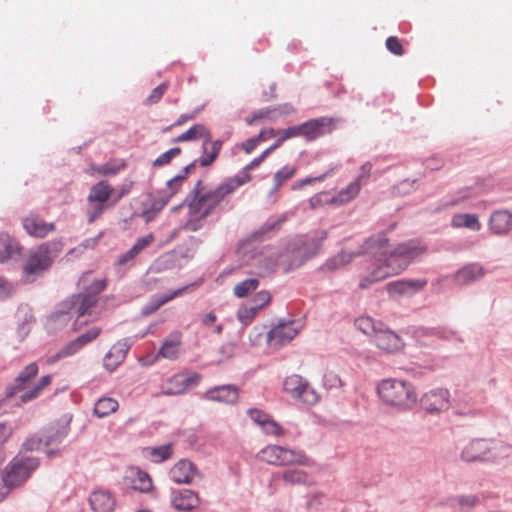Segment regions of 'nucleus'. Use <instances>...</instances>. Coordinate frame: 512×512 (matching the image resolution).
<instances>
[{"mask_svg": "<svg viewBox=\"0 0 512 512\" xmlns=\"http://www.w3.org/2000/svg\"><path fill=\"white\" fill-rule=\"evenodd\" d=\"M251 181V175L228 177L217 187L209 189L204 186L202 180H198L191 191V199L188 203L190 215H201L206 219L220 204L240 186Z\"/></svg>", "mask_w": 512, "mask_h": 512, "instance_id": "f257e3e1", "label": "nucleus"}, {"mask_svg": "<svg viewBox=\"0 0 512 512\" xmlns=\"http://www.w3.org/2000/svg\"><path fill=\"white\" fill-rule=\"evenodd\" d=\"M386 244L387 238L384 234L373 236L364 243L362 253L372 258L365 259L362 263L363 269L359 274L360 289H367L377 282L397 275L385 258Z\"/></svg>", "mask_w": 512, "mask_h": 512, "instance_id": "f03ea898", "label": "nucleus"}, {"mask_svg": "<svg viewBox=\"0 0 512 512\" xmlns=\"http://www.w3.org/2000/svg\"><path fill=\"white\" fill-rule=\"evenodd\" d=\"M377 394L383 403L399 411H407L418 402L415 386L403 379L387 378L380 381Z\"/></svg>", "mask_w": 512, "mask_h": 512, "instance_id": "7ed1b4c3", "label": "nucleus"}, {"mask_svg": "<svg viewBox=\"0 0 512 512\" xmlns=\"http://www.w3.org/2000/svg\"><path fill=\"white\" fill-rule=\"evenodd\" d=\"M426 248L418 240H409L399 243L393 250H388V243L386 244L385 258L393 268L396 274L403 272L409 264L421 256Z\"/></svg>", "mask_w": 512, "mask_h": 512, "instance_id": "20e7f679", "label": "nucleus"}, {"mask_svg": "<svg viewBox=\"0 0 512 512\" xmlns=\"http://www.w3.org/2000/svg\"><path fill=\"white\" fill-rule=\"evenodd\" d=\"M256 457L259 461L274 466L306 465L308 462L302 451L279 445H267L257 453Z\"/></svg>", "mask_w": 512, "mask_h": 512, "instance_id": "39448f33", "label": "nucleus"}, {"mask_svg": "<svg viewBox=\"0 0 512 512\" xmlns=\"http://www.w3.org/2000/svg\"><path fill=\"white\" fill-rule=\"evenodd\" d=\"M39 465L36 458L32 457H15L5 468L2 482L4 487L1 491L7 490L12 487L19 486L26 481L31 472L35 470Z\"/></svg>", "mask_w": 512, "mask_h": 512, "instance_id": "423d86ee", "label": "nucleus"}, {"mask_svg": "<svg viewBox=\"0 0 512 512\" xmlns=\"http://www.w3.org/2000/svg\"><path fill=\"white\" fill-rule=\"evenodd\" d=\"M283 390L292 399L305 405L312 406L320 400V395L315 388L298 374H292L284 379Z\"/></svg>", "mask_w": 512, "mask_h": 512, "instance_id": "0eeeda50", "label": "nucleus"}, {"mask_svg": "<svg viewBox=\"0 0 512 512\" xmlns=\"http://www.w3.org/2000/svg\"><path fill=\"white\" fill-rule=\"evenodd\" d=\"M52 249L59 252L62 249V243L60 241L43 243L30 252L23 268L25 274L33 275L47 270L53 262Z\"/></svg>", "mask_w": 512, "mask_h": 512, "instance_id": "6e6552de", "label": "nucleus"}, {"mask_svg": "<svg viewBox=\"0 0 512 512\" xmlns=\"http://www.w3.org/2000/svg\"><path fill=\"white\" fill-rule=\"evenodd\" d=\"M194 167H195V162L187 165L181 171V173H179L178 175H176L175 177H173L166 183V188L162 189L159 192V197L153 201V204H152L153 214H151L150 210H147L144 212V216L147 217V220H150L154 216V214L161 211L165 207V205L169 202V200L182 189L183 183L186 181L188 173L192 169H194Z\"/></svg>", "mask_w": 512, "mask_h": 512, "instance_id": "1a4fd4ad", "label": "nucleus"}, {"mask_svg": "<svg viewBox=\"0 0 512 512\" xmlns=\"http://www.w3.org/2000/svg\"><path fill=\"white\" fill-rule=\"evenodd\" d=\"M298 332L299 328L295 321L279 323L268 333V344L273 349H279L290 343L296 337Z\"/></svg>", "mask_w": 512, "mask_h": 512, "instance_id": "9d476101", "label": "nucleus"}, {"mask_svg": "<svg viewBox=\"0 0 512 512\" xmlns=\"http://www.w3.org/2000/svg\"><path fill=\"white\" fill-rule=\"evenodd\" d=\"M420 404L429 413L446 411L450 407V394L447 389L436 388L422 395Z\"/></svg>", "mask_w": 512, "mask_h": 512, "instance_id": "9b49d317", "label": "nucleus"}, {"mask_svg": "<svg viewBox=\"0 0 512 512\" xmlns=\"http://www.w3.org/2000/svg\"><path fill=\"white\" fill-rule=\"evenodd\" d=\"M334 129V120L329 117H320L300 124V133L306 141H313Z\"/></svg>", "mask_w": 512, "mask_h": 512, "instance_id": "f8f14e48", "label": "nucleus"}, {"mask_svg": "<svg viewBox=\"0 0 512 512\" xmlns=\"http://www.w3.org/2000/svg\"><path fill=\"white\" fill-rule=\"evenodd\" d=\"M201 380V375L196 372L176 374L168 379L163 386V392L168 395L184 393L188 388L196 386Z\"/></svg>", "mask_w": 512, "mask_h": 512, "instance_id": "ddd939ff", "label": "nucleus"}, {"mask_svg": "<svg viewBox=\"0 0 512 512\" xmlns=\"http://www.w3.org/2000/svg\"><path fill=\"white\" fill-rule=\"evenodd\" d=\"M39 367L36 362H31L26 365L14 381L8 384L5 388V395L7 398L14 397L18 392L25 390L31 381L38 375Z\"/></svg>", "mask_w": 512, "mask_h": 512, "instance_id": "4468645a", "label": "nucleus"}, {"mask_svg": "<svg viewBox=\"0 0 512 512\" xmlns=\"http://www.w3.org/2000/svg\"><path fill=\"white\" fill-rule=\"evenodd\" d=\"M494 442L486 439H474L462 450L461 458L466 462L483 461L493 449Z\"/></svg>", "mask_w": 512, "mask_h": 512, "instance_id": "2eb2a0df", "label": "nucleus"}, {"mask_svg": "<svg viewBox=\"0 0 512 512\" xmlns=\"http://www.w3.org/2000/svg\"><path fill=\"white\" fill-rule=\"evenodd\" d=\"M26 233L35 238H45L56 228L53 222H46L37 214H30L22 219Z\"/></svg>", "mask_w": 512, "mask_h": 512, "instance_id": "dca6fc26", "label": "nucleus"}, {"mask_svg": "<svg viewBox=\"0 0 512 512\" xmlns=\"http://www.w3.org/2000/svg\"><path fill=\"white\" fill-rule=\"evenodd\" d=\"M373 343L387 353H393L401 349L402 340L391 330L378 329L373 335Z\"/></svg>", "mask_w": 512, "mask_h": 512, "instance_id": "f3484780", "label": "nucleus"}, {"mask_svg": "<svg viewBox=\"0 0 512 512\" xmlns=\"http://www.w3.org/2000/svg\"><path fill=\"white\" fill-rule=\"evenodd\" d=\"M169 475L175 483L189 484L197 475V469L191 461L182 459L171 468Z\"/></svg>", "mask_w": 512, "mask_h": 512, "instance_id": "a211bd4d", "label": "nucleus"}, {"mask_svg": "<svg viewBox=\"0 0 512 512\" xmlns=\"http://www.w3.org/2000/svg\"><path fill=\"white\" fill-rule=\"evenodd\" d=\"M182 333L174 331L170 333L162 342L157 356L169 360H176L181 352Z\"/></svg>", "mask_w": 512, "mask_h": 512, "instance_id": "6ab92c4d", "label": "nucleus"}, {"mask_svg": "<svg viewBox=\"0 0 512 512\" xmlns=\"http://www.w3.org/2000/svg\"><path fill=\"white\" fill-rule=\"evenodd\" d=\"M89 503L94 512H113L116 506V501L113 495L103 489H98L92 492L89 498Z\"/></svg>", "mask_w": 512, "mask_h": 512, "instance_id": "aec40b11", "label": "nucleus"}, {"mask_svg": "<svg viewBox=\"0 0 512 512\" xmlns=\"http://www.w3.org/2000/svg\"><path fill=\"white\" fill-rule=\"evenodd\" d=\"M172 505L177 510L190 511L199 505L198 494L190 489L173 492Z\"/></svg>", "mask_w": 512, "mask_h": 512, "instance_id": "412c9836", "label": "nucleus"}, {"mask_svg": "<svg viewBox=\"0 0 512 512\" xmlns=\"http://www.w3.org/2000/svg\"><path fill=\"white\" fill-rule=\"evenodd\" d=\"M154 241L153 234H148L144 237L137 239L135 244L126 253L119 256L117 265L124 266L128 263H133L135 258L152 242Z\"/></svg>", "mask_w": 512, "mask_h": 512, "instance_id": "4be33fe9", "label": "nucleus"}, {"mask_svg": "<svg viewBox=\"0 0 512 512\" xmlns=\"http://www.w3.org/2000/svg\"><path fill=\"white\" fill-rule=\"evenodd\" d=\"M238 389L235 386L227 385L210 389L206 393V398L212 401L233 404L238 399Z\"/></svg>", "mask_w": 512, "mask_h": 512, "instance_id": "5701e85b", "label": "nucleus"}, {"mask_svg": "<svg viewBox=\"0 0 512 512\" xmlns=\"http://www.w3.org/2000/svg\"><path fill=\"white\" fill-rule=\"evenodd\" d=\"M363 183L359 180H353L346 187L342 188L338 193L333 195L334 206H343L353 201L360 193Z\"/></svg>", "mask_w": 512, "mask_h": 512, "instance_id": "b1692460", "label": "nucleus"}, {"mask_svg": "<svg viewBox=\"0 0 512 512\" xmlns=\"http://www.w3.org/2000/svg\"><path fill=\"white\" fill-rule=\"evenodd\" d=\"M489 225L495 234H505L512 228V214L506 210L496 211L491 215Z\"/></svg>", "mask_w": 512, "mask_h": 512, "instance_id": "393cba45", "label": "nucleus"}, {"mask_svg": "<svg viewBox=\"0 0 512 512\" xmlns=\"http://www.w3.org/2000/svg\"><path fill=\"white\" fill-rule=\"evenodd\" d=\"M222 145L223 143L221 140H204L202 144L203 156L197 160L199 165L202 167L210 166L217 159L222 149ZM194 162L196 163V161Z\"/></svg>", "mask_w": 512, "mask_h": 512, "instance_id": "a878e982", "label": "nucleus"}, {"mask_svg": "<svg viewBox=\"0 0 512 512\" xmlns=\"http://www.w3.org/2000/svg\"><path fill=\"white\" fill-rule=\"evenodd\" d=\"M113 191V187L107 181H100L91 187L87 200L91 204H105L111 198Z\"/></svg>", "mask_w": 512, "mask_h": 512, "instance_id": "bb28decb", "label": "nucleus"}, {"mask_svg": "<svg viewBox=\"0 0 512 512\" xmlns=\"http://www.w3.org/2000/svg\"><path fill=\"white\" fill-rule=\"evenodd\" d=\"M0 245L1 263H4L5 261L11 259L12 257L21 254V246L9 234H0Z\"/></svg>", "mask_w": 512, "mask_h": 512, "instance_id": "cd10ccee", "label": "nucleus"}, {"mask_svg": "<svg viewBox=\"0 0 512 512\" xmlns=\"http://www.w3.org/2000/svg\"><path fill=\"white\" fill-rule=\"evenodd\" d=\"M484 270L479 264H470L460 269L455 274V282L459 285H466L483 277Z\"/></svg>", "mask_w": 512, "mask_h": 512, "instance_id": "c85d7f7f", "label": "nucleus"}, {"mask_svg": "<svg viewBox=\"0 0 512 512\" xmlns=\"http://www.w3.org/2000/svg\"><path fill=\"white\" fill-rule=\"evenodd\" d=\"M127 349L125 344L114 345L104 357V367L110 372L114 371L125 359Z\"/></svg>", "mask_w": 512, "mask_h": 512, "instance_id": "c756f323", "label": "nucleus"}, {"mask_svg": "<svg viewBox=\"0 0 512 512\" xmlns=\"http://www.w3.org/2000/svg\"><path fill=\"white\" fill-rule=\"evenodd\" d=\"M211 133L202 124H196L190 127L187 131L183 132L179 136L173 139L174 143L187 142L202 139L203 141H210Z\"/></svg>", "mask_w": 512, "mask_h": 512, "instance_id": "7c9ffc66", "label": "nucleus"}, {"mask_svg": "<svg viewBox=\"0 0 512 512\" xmlns=\"http://www.w3.org/2000/svg\"><path fill=\"white\" fill-rule=\"evenodd\" d=\"M98 299L92 294H79L73 301L72 309L78 317L90 314V311L97 304Z\"/></svg>", "mask_w": 512, "mask_h": 512, "instance_id": "2f4dec72", "label": "nucleus"}, {"mask_svg": "<svg viewBox=\"0 0 512 512\" xmlns=\"http://www.w3.org/2000/svg\"><path fill=\"white\" fill-rule=\"evenodd\" d=\"M126 167L123 160H110L101 165H92L90 168L91 175L114 176Z\"/></svg>", "mask_w": 512, "mask_h": 512, "instance_id": "473e14b6", "label": "nucleus"}, {"mask_svg": "<svg viewBox=\"0 0 512 512\" xmlns=\"http://www.w3.org/2000/svg\"><path fill=\"white\" fill-rule=\"evenodd\" d=\"M280 477L286 485H306L311 483L307 472L300 469H287L281 472Z\"/></svg>", "mask_w": 512, "mask_h": 512, "instance_id": "72a5a7b5", "label": "nucleus"}, {"mask_svg": "<svg viewBox=\"0 0 512 512\" xmlns=\"http://www.w3.org/2000/svg\"><path fill=\"white\" fill-rule=\"evenodd\" d=\"M52 383L51 375L42 376L37 383H35L31 388L26 390L20 397L21 401L27 403L38 398L41 393Z\"/></svg>", "mask_w": 512, "mask_h": 512, "instance_id": "f704fd0d", "label": "nucleus"}, {"mask_svg": "<svg viewBox=\"0 0 512 512\" xmlns=\"http://www.w3.org/2000/svg\"><path fill=\"white\" fill-rule=\"evenodd\" d=\"M360 252H347L341 251L334 257L328 259L323 265L322 269L326 271H334L337 270L347 264H349L356 256H358Z\"/></svg>", "mask_w": 512, "mask_h": 512, "instance_id": "c9c22d12", "label": "nucleus"}, {"mask_svg": "<svg viewBox=\"0 0 512 512\" xmlns=\"http://www.w3.org/2000/svg\"><path fill=\"white\" fill-rule=\"evenodd\" d=\"M119 403L116 399L111 397L100 398L94 405V414L99 417H107L111 413L117 411Z\"/></svg>", "mask_w": 512, "mask_h": 512, "instance_id": "e433bc0d", "label": "nucleus"}, {"mask_svg": "<svg viewBox=\"0 0 512 512\" xmlns=\"http://www.w3.org/2000/svg\"><path fill=\"white\" fill-rule=\"evenodd\" d=\"M451 224L455 228H468L473 231H478L481 224L475 214H456L452 217Z\"/></svg>", "mask_w": 512, "mask_h": 512, "instance_id": "4c0bfd02", "label": "nucleus"}, {"mask_svg": "<svg viewBox=\"0 0 512 512\" xmlns=\"http://www.w3.org/2000/svg\"><path fill=\"white\" fill-rule=\"evenodd\" d=\"M131 487L140 492H149L152 489L150 476L143 471H131Z\"/></svg>", "mask_w": 512, "mask_h": 512, "instance_id": "58836bf2", "label": "nucleus"}, {"mask_svg": "<svg viewBox=\"0 0 512 512\" xmlns=\"http://www.w3.org/2000/svg\"><path fill=\"white\" fill-rule=\"evenodd\" d=\"M54 436L48 435L45 432H41L29 437L24 443L23 448L28 451L39 450L42 447L48 446L53 442Z\"/></svg>", "mask_w": 512, "mask_h": 512, "instance_id": "ea45409f", "label": "nucleus"}, {"mask_svg": "<svg viewBox=\"0 0 512 512\" xmlns=\"http://www.w3.org/2000/svg\"><path fill=\"white\" fill-rule=\"evenodd\" d=\"M427 285L424 279L401 280L391 284V287L400 293H407L409 291H421Z\"/></svg>", "mask_w": 512, "mask_h": 512, "instance_id": "a19ab883", "label": "nucleus"}, {"mask_svg": "<svg viewBox=\"0 0 512 512\" xmlns=\"http://www.w3.org/2000/svg\"><path fill=\"white\" fill-rule=\"evenodd\" d=\"M82 348L80 347L79 343L76 339L70 341L67 343L62 349H60L56 354L50 356L47 359L48 364H54L57 361L70 357L74 354H76L78 351H80Z\"/></svg>", "mask_w": 512, "mask_h": 512, "instance_id": "79ce46f5", "label": "nucleus"}, {"mask_svg": "<svg viewBox=\"0 0 512 512\" xmlns=\"http://www.w3.org/2000/svg\"><path fill=\"white\" fill-rule=\"evenodd\" d=\"M259 287V280L256 278L245 279L236 284L233 293L237 298H244L254 292Z\"/></svg>", "mask_w": 512, "mask_h": 512, "instance_id": "37998d69", "label": "nucleus"}, {"mask_svg": "<svg viewBox=\"0 0 512 512\" xmlns=\"http://www.w3.org/2000/svg\"><path fill=\"white\" fill-rule=\"evenodd\" d=\"M296 171V166L289 165H286L278 170L273 176L274 190L279 189L285 181L291 179L295 175Z\"/></svg>", "mask_w": 512, "mask_h": 512, "instance_id": "c03bdc74", "label": "nucleus"}, {"mask_svg": "<svg viewBox=\"0 0 512 512\" xmlns=\"http://www.w3.org/2000/svg\"><path fill=\"white\" fill-rule=\"evenodd\" d=\"M180 147H174L160 154L152 163L153 167H162L171 163V161L181 154Z\"/></svg>", "mask_w": 512, "mask_h": 512, "instance_id": "a18cd8bd", "label": "nucleus"}, {"mask_svg": "<svg viewBox=\"0 0 512 512\" xmlns=\"http://www.w3.org/2000/svg\"><path fill=\"white\" fill-rule=\"evenodd\" d=\"M149 454L155 462H163L172 455V446L170 444L153 447L148 449Z\"/></svg>", "mask_w": 512, "mask_h": 512, "instance_id": "49530a36", "label": "nucleus"}, {"mask_svg": "<svg viewBox=\"0 0 512 512\" xmlns=\"http://www.w3.org/2000/svg\"><path fill=\"white\" fill-rule=\"evenodd\" d=\"M355 325L357 328L362 331L364 334L370 335L373 338V335L375 332L378 331V329L375 326V322L370 317H359L355 321Z\"/></svg>", "mask_w": 512, "mask_h": 512, "instance_id": "de8ad7c7", "label": "nucleus"}, {"mask_svg": "<svg viewBox=\"0 0 512 512\" xmlns=\"http://www.w3.org/2000/svg\"><path fill=\"white\" fill-rule=\"evenodd\" d=\"M333 196H331L328 192H320L315 194L309 199V205L312 209H316L322 207L324 205H332L334 206Z\"/></svg>", "mask_w": 512, "mask_h": 512, "instance_id": "09e8293b", "label": "nucleus"}, {"mask_svg": "<svg viewBox=\"0 0 512 512\" xmlns=\"http://www.w3.org/2000/svg\"><path fill=\"white\" fill-rule=\"evenodd\" d=\"M259 311L253 306H241L237 312V318L243 325L250 324Z\"/></svg>", "mask_w": 512, "mask_h": 512, "instance_id": "8fccbe9b", "label": "nucleus"}, {"mask_svg": "<svg viewBox=\"0 0 512 512\" xmlns=\"http://www.w3.org/2000/svg\"><path fill=\"white\" fill-rule=\"evenodd\" d=\"M271 301V294L269 291L262 290L255 294V296L252 299L253 307L257 308L259 311L262 309L265 305H267Z\"/></svg>", "mask_w": 512, "mask_h": 512, "instance_id": "3c124183", "label": "nucleus"}, {"mask_svg": "<svg viewBox=\"0 0 512 512\" xmlns=\"http://www.w3.org/2000/svg\"><path fill=\"white\" fill-rule=\"evenodd\" d=\"M262 429L265 433L274 436H283L285 434V430L271 417L267 420Z\"/></svg>", "mask_w": 512, "mask_h": 512, "instance_id": "603ef678", "label": "nucleus"}, {"mask_svg": "<svg viewBox=\"0 0 512 512\" xmlns=\"http://www.w3.org/2000/svg\"><path fill=\"white\" fill-rule=\"evenodd\" d=\"M100 331V328L93 327L86 333L81 334L79 337H77L76 340L79 343L80 347L83 348L86 344L96 339L99 336Z\"/></svg>", "mask_w": 512, "mask_h": 512, "instance_id": "864d4df0", "label": "nucleus"}, {"mask_svg": "<svg viewBox=\"0 0 512 512\" xmlns=\"http://www.w3.org/2000/svg\"><path fill=\"white\" fill-rule=\"evenodd\" d=\"M386 48L394 55L401 56L404 54L403 46L396 36H390L386 39Z\"/></svg>", "mask_w": 512, "mask_h": 512, "instance_id": "5fc2aeb1", "label": "nucleus"}, {"mask_svg": "<svg viewBox=\"0 0 512 512\" xmlns=\"http://www.w3.org/2000/svg\"><path fill=\"white\" fill-rule=\"evenodd\" d=\"M168 85L166 83H162L158 85L156 88H154L151 92V94L148 96L146 102L149 105L156 104L161 100L164 93L167 91Z\"/></svg>", "mask_w": 512, "mask_h": 512, "instance_id": "6e6d98bb", "label": "nucleus"}, {"mask_svg": "<svg viewBox=\"0 0 512 512\" xmlns=\"http://www.w3.org/2000/svg\"><path fill=\"white\" fill-rule=\"evenodd\" d=\"M248 415L250 416L252 421H254L261 427H263L267 420L270 418V416L267 413L255 408L248 410Z\"/></svg>", "mask_w": 512, "mask_h": 512, "instance_id": "4d7b16f0", "label": "nucleus"}, {"mask_svg": "<svg viewBox=\"0 0 512 512\" xmlns=\"http://www.w3.org/2000/svg\"><path fill=\"white\" fill-rule=\"evenodd\" d=\"M182 292V289H179V290H176L174 291L173 293L169 294V295H165L159 299H157L156 303L152 306V307H148L146 312L147 313H153L155 312L157 309H159L162 305H164L165 303L171 301L172 299H174L176 296H178L179 294H181Z\"/></svg>", "mask_w": 512, "mask_h": 512, "instance_id": "13d9d810", "label": "nucleus"}, {"mask_svg": "<svg viewBox=\"0 0 512 512\" xmlns=\"http://www.w3.org/2000/svg\"><path fill=\"white\" fill-rule=\"evenodd\" d=\"M106 207L107 206L102 203H97V205L90 207L87 210L88 222L93 223L96 219H98L103 214Z\"/></svg>", "mask_w": 512, "mask_h": 512, "instance_id": "bf43d9fd", "label": "nucleus"}, {"mask_svg": "<svg viewBox=\"0 0 512 512\" xmlns=\"http://www.w3.org/2000/svg\"><path fill=\"white\" fill-rule=\"evenodd\" d=\"M277 135L281 136V140H288L294 137H301L300 125L291 126L283 130L277 131Z\"/></svg>", "mask_w": 512, "mask_h": 512, "instance_id": "052dcab7", "label": "nucleus"}, {"mask_svg": "<svg viewBox=\"0 0 512 512\" xmlns=\"http://www.w3.org/2000/svg\"><path fill=\"white\" fill-rule=\"evenodd\" d=\"M454 502L461 507H473L478 503V498L474 495H461L454 498Z\"/></svg>", "mask_w": 512, "mask_h": 512, "instance_id": "680f3d73", "label": "nucleus"}, {"mask_svg": "<svg viewBox=\"0 0 512 512\" xmlns=\"http://www.w3.org/2000/svg\"><path fill=\"white\" fill-rule=\"evenodd\" d=\"M330 174H331V172L328 171V172H326L320 176H317V177H308V178L299 180L292 185V189L298 190V189H301L303 186L311 184L315 181H323Z\"/></svg>", "mask_w": 512, "mask_h": 512, "instance_id": "e2e57ef3", "label": "nucleus"}, {"mask_svg": "<svg viewBox=\"0 0 512 512\" xmlns=\"http://www.w3.org/2000/svg\"><path fill=\"white\" fill-rule=\"evenodd\" d=\"M107 286V281L105 279H95L91 285L87 289L86 294H92L97 297L99 293H101Z\"/></svg>", "mask_w": 512, "mask_h": 512, "instance_id": "0e129e2a", "label": "nucleus"}, {"mask_svg": "<svg viewBox=\"0 0 512 512\" xmlns=\"http://www.w3.org/2000/svg\"><path fill=\"white\" fill-rule=\"evenodd\" d=\"M198 114V111H194V112H191V113H185V114H182L179 116V118L170 126L166 127L164 129L165 132L171 130L173 127L175 126H181L183 125L184 123L190 121V120H193L196 118Z\"/></svg>", "mask_w": 512, "mask_h": 512, "instance_id": "69168bd1", "label": "nucleus"}, {"mask_svg": "<svg viewBox=\"0 0 512 512\" xmlns=\"http://www.w3.org/2000/svg\"><path fill=\"white\" fill-rule=\"evenodd\" d=\"M371 170H372V163L371 162L364 163L360 168V174L356 177L355 180H359L360 183H363V185H365L367 180L370 177Z\"/></svg>", "mask_w": 512, "mask_h": 512, "instance_id": "338daca9", "label": "nucleus"}, {"mask_svg": "<svg viewBox=\"0 0 512 512\" xmlns=\"http://www.w3.org/2000/svg\"><path fill=\"white\" fill-rule=\"evenodd\" d=\"M266 157H268V151H263L261 155L254 158L248 165L245 166L244 172L241 176L249 174L248 172L258 167L266 159Z\"/></svg>", "mask_w": 512, "mask_h": 512, "instance_id": "774afa93", "label": "nucleus"}]
</instances>
